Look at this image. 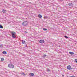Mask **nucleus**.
I'll return each instance as SVG.
<instances>
[{
    "mask_svg": "<svg viewBox=\"0 0 77 77\" xmlns=\"http://www.w3.org/2000/svg\"><path fill=\"white\" fill-rule=\"evenodd\" d=\"M10 33L11 35L12 38H16V36L15 35H16V32L14 31H11L10 32Z\"/></svg>",
    "mask_w": 77,
    "mask_h": 77,
    "instance_id": "1",
    "label": "nucleus"
},
{
    "mask_svg": "<svg viewBox=\"0 0 77 77\" xmlns=\"http://www.w3.org/2000/svg\"><path fill=\"white\" fill-rule=\"evenodd\" d=\"M8 67L10 68H14V66L11 64H8Z\"/></svg>",
    "mask_w": 77,
    "mask_h": 77,
    "instance_id": "2",
    "label": "nucleus"
},
{
    "mask_svg": "<svg viewBox=\"0 0 77 77\" xmlns=\"http://www.w3.org/2000/svg\"><path fill=\"white\" fill-rule=\"evenodd\" d=\"M28 24V22L27 21H24V22L22 24L23 26H26Z\"/></svg>",
    "mask_w": 77,
    "mask_h": 77,
    "instance_id": "3",
    "label": "nucleus"
},
{
    "mask_svg": "<svg viewBox=\"0 0 77 77\" xmlns=\"http://www.w3.org/2000/svg\"><path fill=\"white\" fill-rule=\"evenodd\" d=\"M67 69H69V70H70V69H72V68H71V67L70 65L67 66Z\"/></svg>",
    "mask_w": 77,
    "mask_h": 77,
    "instance_id": "4",
    "label": "nucleus"
},
{
    "mask_svg": "<svg viewBox=\"0 0 77 77\" xmlns=\"http://www.w3.org/2000/svg\"><path fill=\"white\" fill-rule=\"evenodd\" d=\"M39 42L40 43H41V44H43V43H44L45 41H44V40H40Z\"/></svg>",
    "mask_w": 77,
    "mask_h": 77,
    "instance_id": "5",
    "label": "nucleus"
},
{
    "mask_svg": "<svg viewBox=\"0 0 77 77\" xmlns=\"http://www.w3.org/2000/svg\"><path fill=\"white\" fill-rule=\"evenodd\" d=\"M69 53L70 54H71V55H73V54H74V52H69Z\"/></svg>",
    "mask_w": 77,
    "mask_h": 77,
    "instance_id": "6",
    "label": "nucleus"
},
{
    "mask_svg": "<svg viewBox=\"0 0 77 77\" xmlns=\"http://www.w3.org/2000/svg\"><path fill=\"white\" fill-rule=\"evenodd\" d=\"M69 5L70 6H73V4H72V3H70L69 4Z\"/></svg>",
    "mask_w": 77,
    "mask_h": 77,
    "instance_id": "7",
    "label": "nucleus"
},
{
    "mask_svg": "<svg viewBox=\"0 0 77 77\" xmlns=\"http://www.w3.org/2000/svg\"><path fill=\"white\" fill-rule=\"evenodd\" d=\"M2 53H3V54H7V52L6 51H3L2 52Z\"/></svg>",
    "mask_w": 77,
    "mask_h": 77,
    "instance_id": "8",
    "label": "nucleus"
},
{
    "mask_svg": "<svg viewBox=\"0 0 77 77\" xmlns=\"http://www.w3.org/2000/svg\"><path fill=\"white\" fill-rule=\"evenodd\" d=\"M29 75L31 76H33L34 75V73H31L29 74Z\"/></svg>",
    "mask_w": 77,
    "mask_h": 77,
    "instance_id": "9",
    "label": "nucleus"
},
{
    "mask_svg": "<svg viewBox=\"0 0 77 77\" xmlns=\"http://www.w3.org/2000/svg\"><path fill=\"white\" fill-rule=\"evenodd\" d=\"M2 12H3V13H5L6 12V10H5V9H3L2 11Z\"/></svg>",
    "mask_w": 77,
    "mask_h": 77,
    "instance_id": "10",
    "label": "nucleus"
},
{
    "mask_svg": "<svg viewBox=\"0 0 77 77\" xmlns=\"http://www.w3.org/2000/svg\"><path fill=\"white\" fill-rule=\"evenodd\" d=\"M22 43L23 44H26V42L25 41H24V40H22Z\"/></svg>",
    "mask_w": 77,
    "mask_h": 77,
    "instance_id": "11",
    "label": "nucleus"
},
{
    "mask_svg": "<svg viewBox=\"0 0 77 77\" xmlns=\"http://www.w3.org/2000/svg\"><path fill=\"white\" fill-rule=\"evenodd\" d=\"M38 17L39 18H42V15H41V14H39L38 15Z\"/></svg>",
    "mask_w": 77,
    "mask_h": 77,
    "instance_id": "12",
    "label": "nucleus"
},
{
    "mask_svg": "<svg viewBox=\"0 0 77 77\" xmlns=\"http://www.w3.org/2000/svg\"><path fill=\"white\" fill-rule=\"evenodd\" d=\"M0 28L1 29H3V27L2 25H0Z\"/></svg>",
    "mask_w": 77,
    "mask_h": 77,
    "instance_id": "13",
    "label": "nucleus"
},
{
    "mask_svg": "<svg viewBox=\"0 0 77 77\" xmlns=\"http://www.w3.org/2000/svg\"><path fill=\"white\" fill-rule=\"evenodd\" d=\"M44 18L47 19V18H48V17L47 16H44Z\"/></svg>",
    "mask_w": 77,
    "mask_h": 77,
    "instance_id": "14",
    "label": "nucleus"
},
{
    "mask_svg": "<svg viewBox=\"0 0 77 77\" xmlns=\"http://www.w3.org/2000/svg\"><path fill=\"white\" fill-rule=\"evenodd\" d=\"M43 30H44L45 31H46V30H47V29L44 28H43Z\"/></svg>",
    "mask_w": 77,
    "mask_h": 77,
    "instance_id": "15",
    "label": "nucleus"
},
{
    "mask_svg": "<svg viewBox=\"0 0 77 77\" xmlns=\"http://www.w3.org/2000/svg\"><path fill=\"white\" fill-rule=\"evenodd\" d=\"M47 56V55L44 54V55L42 56L43 57H45Z\"/></svg>",
    "mask_w": 77,
    "mask_h": 77,
    "instance_id": "16",
    "label": "nucleus"
},
{
    "mask_svg": "<svg viewBox=\"0 0 77 77\" xmlns=\"http://www.w3.org/2000/svg\"><path fill=\"white\" fill-rule=\"evenodd\" d=\"M21 74L23 75H26V74L24 72L22 73Z\"/></svg>",
    "mask_w": 77,
    "mask_h": 77,
    "instance_id": "17",
    "label": "nucleus"
},
{
    "mask_svg": "<svg viewBox=\"0 0 77 77\" xmlns=\"http://www.w3.org/2000/svg\"><path fill=\"white\" fill-rule=\"evenodd\" d=\"M64 37L65 38H66V39H68V37H67L66 36H64Z\"/></svg>",
    "mask_w": 77,
    "mask_h": 77,
    "instance_id": "18",
    "label": "nucleus"
},
{
    "mask_svg": "<svg viewBox=\"0 0 77 77\" xmlns=\"http://www.w3.org/2000/svg\"><path fill=\"white\" fill-rule=\"evenodd\" d=\"M1 60V61H3V60H4V58H2Z\"/></svg>",
    "mask_w": 77,
    "mask_h": 77,
    "instance_id": "19",
    "label": "nucleus"
},
{
    "mask_svg": "<svg viewBox=\"0 0 77 77\" xmlns=\"http://www.w3.org/2000/svg\"><path fill=\"white\" fill-rule=\"evenodd\" d=\"M50 69H47V71H50Z\"/></svg>",
    "mask_w": 77,
    "mask_h": 77,
    "instance_id": "20",
    "label": "nucleus"
},
{
    "mask_svg": "<svg viewBox=\"0 0 77 77\" xmlns=\"http://www.w3.org/2000/svg\"><path fill=\"white\" fill-rule=\"evenodd\" d=\"M0 47L2 48L3 47V45H0Z\"/></svg>",
    "mask_w": 77,
    "mask_h": 77,
    "instance_id": "21",
    "label": "nucleus"
},
{
    "mask_svg": "<svg viewBox=\"0 0 77 77\" xmlns=\"http://www.w3.org/2000/svg\"><path fill=\"white\" fill-rule=\"evenodd\" d=\"M75 62H76V63H77V59H75Z\"/></svg>",
    "mask_w": 77,
    "mask_h": 77,
    "instance_id": "22",
    "label": "nucleus"
},
{
    "mask_svg": "<svg viewBox=\"0 0 77 77\" xmlns=\"http://www.w3.org/2000/svg\"><path fill=\"white\" fill-rule=\"evenodd\" d=\"M70 77H75V76H71Z\"/></svg>",
    "mask_w": 77,
    "mask_h": 77,
    "instance_id": "23",
    "label": "nucleus"
},
{
    "mask_svg": "<svg viewBox=\"0 0 77 77\" xmlns=\"http://www.w3.org/2000/svg\"><path fill=\"white\" fill-rule=\"evenodd\" d=\"M25 33H27V32H26V31H25Z\"/></svg>",
    "mask_w": 77,
    "mask_h": 77,
    "instance_id": "24",
    "label": "nucleus"
},
{
    "mask_svg": "<svg viewBox=\"0 0 77 77\" xmlns=\"http://www.w3.org/2000/svg\"><path fill=\"white\" fill-rule=\"evenodd\" d=\"M63 0H60V1H63Z\"/></svg>",
    "mask_w": 77,
    "mask_h": 77,
    "instance_id": "25",
    "label": "nucleus"
},
{
    "mask_svg": "<svg viewBox=\"0 0 77 77\" xmlns=\"http://www.w3.org/2000/svg\"><path fill=\"white\" fill-rule=\"evenodd\" d=\"M25 47H27V45H25Z\"/></svg>",
    "mask_w": 77,
    "mask_h": 77,
    "instance_id": "26",
    "label": "nucleus"
},
{
    "mask_svg": "<svg viewBox=\"0 0 77 77\" xmlns=\"http://www.w3.org/2000/svg\"><path fill=\"white\" fill-rule=\"evenodd\" d=\"M62 76H63V75H62Z\"/></svg>",
    "mask_w": 77,
    "mask_h": 77,
    "instance_id": "27",
    "label": "nucleus"
}]
</instances>
